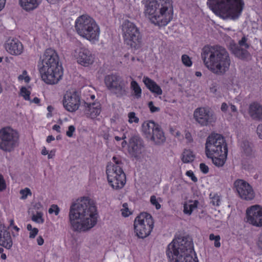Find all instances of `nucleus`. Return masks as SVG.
Masks as SVG:
<instances>
[{
  "label": "nucleus",
  "mask_w": 262,
  "mask_h": 262,
  "mask_svg": "<svg viewBox=\"0 0 262 262\" xmlns=\"http://www.w3.org/2000/svg\"><path fill=\"white\" fill-rule=\"evenodd\" d=\"M69 223L73 231L86 232L97 224L98 213L91 199L83 197L73 203L70 208Z\"/></svg>",
  "instance_id": "1"
},
{
  "label": "nucleus",
  "mask_w": 262,
  "mask_h": 262,
  "mask_svg": "<svg viewBox=\"0 0 262 262\" xmlns=\"http://www.w3.org/2000/svg\"><path fill=\"white\" fill-rule=\"evenodd\" d=\"M201 57L205 66L213 73L223 75L229 69L231 59L226 49L220 46H205Z\"/></svg>",
  "instance_id": "2"
},
{
  "label": "nucleus",
  "mask_w": 262,
  "mask_h": 262,
  "mask_svg": "<svg viewBox=\"0 0 262 262\" xmlns=\"http://www.w3.org/2000/svg\"><path fill=\"white\" fill-rule=\"evenodd\" d=\"M143 13L151 23L159 27L166 26L172 19L171 0H144Z\"/></svg>",
  "instance_id": "3"
},
{
  "label": "nucleus",
  "mask_w": 262,
  "mask_h": 262,
  "mask_svg": "<svg viewBox=\"0 0 262 262\" xmlns=\"http://www.w3.org/2000/svg\"><path fill=\"white\" fill-rule=\"evenodd\" d=\"M166 252L170 262H199L191 239H174L168 245Z\"/></svg>",
  "instance_id": "4"
},
{
  "label": "nucleus",
  "mask_w": 262,
  "mask_h": 262,
  "mask_svg": "<svg viewBox=\"0 0 262 262\" xmlns=\"http://www.w3.org/2000/svg\"><path fill=\"white\" fill-rule=\"evenodd\" d=\"M42 64L39 68V72L42 80L49 84L57 83L62 77V71L55 50L51 48L46 50Z\"/></svg>",
  "instance_id": "5"
},
{
  "label": "nucleus",
  "mask_w": 262,
  "mask_h": 262,
  "mask_svg": "<svg viewBox=\"0 0 262 262\" xmlns=\"http://www.w3.org/2000/svg\"><path fill=\"white\" fill-rule=\"evenodd\" d=\"M212 9L223 18L235 19L241 15L244 6L243 0H208Z\"/></svg>",
  "instance_id": "6"
},
{
  "label": "nucleus",
  "mask_w": 262,
  "mask_h": 262,
  "mask_svg": "<svg viewBox=\"0 0 262 262\" xmlns=\"http://www.w3.org/2000/svg\"><path fill=\"white\" fill-rule=\"evenodd\" d=\"M75 29L77 33L90 41L99 39L100 28L95 20L88 15L78 17L75 21Z\"/></svg>",
  "instance_id": "7"
},
{
  "label": "nucleus",
  "mask_w": 262,
  "mask_h": 262,
  "mask_svg": "<svg viewBox=\"0 0 262 262\" xmlns=\"http://www.w3.org/2000/svg\"><path fill=\"white\" fill-rule=\"evenodd\" d=\"M113 163L106 167V172L107 180L113 188H122L126 183V176L123 170L124 163L121 158L114 156L112 158Z\"/></svg>",
  "instance_id": "8"
},
{
  "label": "nucleus",
  "mask_w": 262,
  "mask_h": 262,
  "mask_svg": "<svg viewBox=\"0 0 262 262\" xmlns=\"http://www.w3.org/2000/svg\"><path fill=\"white\" fill-rule=\"evenodd\" d=\"M122 36L124 43L131 48L138 49L142 42L139 29L130 21L126 19L122 24Z\"/></svg>",
  "instance_id": "9"
},
{
  "label": "nucleus",
  "mask_w": 262,
  "mask_h": 262,
  "mask_svg": "<svg viewBox=\"0 0 262 262\" xmlns=\"http://www.w3.org/2000/svg\"><path fill=\"white\" fill-rule=\"evenodd\" d=\"M18 132L10 127H5L0 129V149L11 152L19 144Z\"/></svg>",
  "instance_id": "10"
},
{
  "label": "nucleus",
  "mask_w": 262,
  "mask_h": 262,
  "mask_svg": "<svg viewBox=\"0 0 262 262\" xmlns=\"http://www.w3.org/2000/svg\"><path fill=\"white\" fill-rule=\"evenodd\" d=\"M225 149H227V145L222 135L211 134L207 137L205 144V153L207 158L221 155Z\"/></svg>",
  "instance_id": "11"
},
{
  "label": "nucleus",
  "mask_w": 262,
  "mask_h": 262,
  "mask_svg": "<svg viewBox=\"0 0 262 262\" xmlns=\"http://www.w3.org/2000/svg\"><path fill=\"white\" fill-rule=\"evenodd\" d=\"M134 230L139 238H144L149 235L154 227L151 215L147 213H141L134 221Z\"/></svg>",
  "instance_id": "12"
},
{
  "label": "nucleus",
  "mask_w": 262,
  "mask_h": 262,
  "mask_svg": "<svg viewBox=\"0 0 262 262\" xmlns=\"http://www.w3.org/2000/svg\"><path fill=\"white\" fill-rule=\"evenodd\" d=\"M104 83L107 88L118 97L126 95L127 86L123 80L116 75H108L105 77Z\"/></svg>",
  "instance_id": "13"
},
{
  "label": "nucleus",
  "mask_w": 262,
  "mask_h": 262,
  "mask_svg": "<svg viewBox=\"0 0 262 262\" xmlns=\"http://www.w3.org/2000/svg\"><path fill=\"white\" fill-rule=\"evenodd\" d=\"M195 121L201 126H206L216 120L213 112L208 107H201L196 108L193 113Z\"/></svg>",
  "instance_id": "14"
},
{
  "label": "nucleus",
  "mask_w": 262,
  "mask_h": 262,
  "mask_svg": "<svg viewBox=\"0 0 262 262\" xmlns=\"http://www.w3.org/2000/svg\"><path fill=\"white\" fill-rule=\"evenodd\" d=\"M247 222L256 226H262V207L258 205L252 206L246 210Z\"/></svg>",
  "instance_id": "15"
},
{
  "label": "nucleus",
  "mask_w": 262,
  "mask_h": 262,
  "mask_svg": "<svg viewBox=\"0 0 262 262\" xmlns=\"http://www.w3.org/2000/svg\"><path fill=\"white\" fill-rule=\"evenodd\" d=\"M234 186L239 196L245 200H251L255 196L254 191L250 185L243 180L234 182Z\"/></svg>",
  "instance_id": "16"
},
{
  "label": "nucleus",
  "mask_w": 262,
  "mask_h": 262,
  "mask_svg": "<svg viewBox=\"0 0 262 262\" xmlns=\"http://www.w3.org/2000/svg\"><path fill=\"white\" fill-rule=\"evenodd\" d=\"M63 105L69 112H73L77 110L80 105V98L78 93L67 91L63 97Z\"/></svg>",
  "instance_id": "17"
},
{
  "label": "nucleus",
  "mask_w": 262,
  "mask_h": 262,
  "mask_svg": "<svg viewBox=\"0 0 262 262\" xmlns=\"http://www.w3.org/2000/svg\"><path fill=\"white\" fill-rule=\"evenodd\" d=\"M144 150V143L141 138L138 135L133 136L129 139L128 151L136 159H138Z\"/></svg>",
  "instance_id": "18"
},
{
  "label": "nucleus",
  "mask_w": 262,
  "mask_h": 262,
  "mask_svg": "<svg viewBox=\"0 0 262 262\" xmlns=\"http://www.w3.org/2000/svg\"><path fill=\"white\" fill-rule=\"evenodd\" d=\"M74 56L77 62L84 67L92 64L95 59L94 55L88 49L82 47L75 51Z\"/></svg>",
  "instance_id": "19"
},
{
  "label": "nucleus",
  "mask_w": 262,
  "mask_h": 262,
  "mask_svg": "<svg viewBox=\"0 0 262 262\" xmlns=\"http://www.w3.org/2000/svg\"><path fill=\"white\" fill-rule=\"evenodd\" d=\"M247 39L245 36L243 37L238 42L239 46L234 42H230V49L236 57L244 59L249 55L248 52L246 50L249 47V45L247 43Z\"/></svg>",
  "instance_id": "20"
},
{
  "label": "nucleus",
  "mask_w": 262,
  "mask_h": 262,
  "mask_svg": "<svg viewBox=\"0 0 262 262\" xmlns=\"http://www.w3.org/2000/svg\"><path fill=\"white\" fill-rule=\"evenodd\" d=\"M6 50L11 55H19L24 50L21 42L16 38H9L5 43Z\"/></svg>",
  "instance_id": "21"
},
{
  "label": "nucleus",
  "mask_w": 262,
  "mask_h": 262,
  "mask_svg": "<svg viewBox=\"0 0 262 262\" xmlns=\"http://www.w3.org/2000/svg\"><path fill=\"white\" fill-rule=\"evenodd\" d=\"M83 111L87 117L95 119L98 116L101 112V104L99 102L92 103L84 102L82 105Z\"/></svg>",
  "instance_id": "22"
},
{
  "label": "nucleus",
  "mask_w": 262,
  "mask_h": 262,
  "mask_svg": "<svg viewBox=\"0 0 262 262\" xmlns=\"http://www.w3.org/2000/svg\"><path fill=\"white\" fill-rule=\"evenodd\" d=\"M13 242L10 234L4 226L0 224V245L10 249L12 246Z\"/></svg>",
  "instance_id": "23"
},
{
  "label": "nucleus",
  "mask_w": 262,
  "mask_h": 262,
  "mask_svg": "<svg viewBox=\"0 0 262 262\" xmlns=\"http://www.w3.org/2000/svg\"><path fill=\"white\" fill-rule=\"evenodd\" d=\"M249 114L253 120L262 121V105L256 102L251 103L249 107Z\"/></svg>",
  "instance_id": "24"
},
{
  "label": "nucleus",
  "mask_w": 262,
  "mask_h": 262,
  "mask_svg": "<svg viewBox=\"0 0 262 262\" xmlns=\"http://www.w3.org/2000/svg\"><path fill=\"white\" fill-rule=\"evenodd\" d=\"M158 126V124L155 123L153 121L147 120L144 121L141 126V130L143 135L146 138L148 139Z\"/></svg>",
  "instance_id": "25"
},
{
  "label": "nucleus",
  "mask_w": 262,
  "mask_h": 262,
  "mask_svg": "<svg viewBox=\"0 0 262 262\" xmlns=\"http://www.w3.org/2000/svg\"><path fill=\"white\" fill-rule=\"evenodd\" d=\"M143 82L147 88L152 93L158 95L162 94V89L153 80L144 76L143 79Z\"/></svg>",
  "instance_id": "26"
},
{
  "label": "nucleus",
  "mask_w": 262,
  "mask_h": 262,
  "mask_svg": "<svg viewBox=\"0 0 262 262\" xmlns=\"http://www.w3.org/2000/svg\"><path fill=\"white\" fill-rule=\"evenodd\" d=\"M148 139L154 142L156 144L158 145L162 144L165 141L166 138L159 125L156 128L153 134L151 135V137Z\"/></svg>",
  "instance_id": "27"
},
{
  "label": "nucleus",
  "mask_w": 262,
  "mask_h": 262,
  "mask_svg": "<svg viewBox=\"0 0 262 262\" xmlns=\"http://www.w3.org/2000/svg\"><path fill=\"white\" fill-rule=\"evenodd\" d=\"M42 0H19V4L23 9L27 11L37 8Z\"/></svg>",
  "instance_id": "28"
},
{
  "label": "nucleus",
  "mask_w": 262,
  "mask_h": 262,
  "mask_svg": "<svg viewBox=\"0 0 262 262\" xmlns=\"http://www.w3.org/2000/svg\"><path fill=\"white\" fill-rule=\"evenodd\" d=\"M228 149H225V151L221 154V155L216 156H212L210 157L212 159L213 163L217 167L223 166L226 161Z\"/></svg>",
  "instance_id": "29"
},
{
  "label": "nucleus",
  "mask_w": 262,
  "mask_h": 262,
  "mask_svg": "<svg viewBox=\"0 0 262 262\" xmlns=\"http://www.w3.org/2000/svg\"><path fill=\"white\" fill-rule=\"evenodd\" d=\"M199 202L196 200L189 201L184 204L183 212L185 214L190 215L193 210L197 208Z\"/></svg>",
  "instance_id": "30"
},
{
  "label": "nucleus",
  "mask_w": 262,
  "mask_h": 262,
  "mask_svg": "<svg viewBox=\"0 0 262 262\" xmlns=\"http://www.w3.org/2000/svg\"><path fill=\"white\" fill-rule=\"evenodd\" d=\"M130 89L133 91V95L137 99H139L141 97L142 90L135 80H132L130 82Z\"/></svg>",
  "instance_id": "31"
},
{
  "label": "nucleus",
  "mask_w": 262,
  "mask_h": 262,
  "mask_svg": "<svg viewBox=\"0 0 262 262\" xmlns=\"http://www.w3.org/2000/svg\"><path fill=\"white\" fill-rule=\"evenodd\" d=\"M195 158V155L190 150H185L182 154V160L185 163L192 162Z\"/></svg>",
  "instance_id": "32"
},
{
  "label": "nucleus",
  "mask_w": 262,
  "mask_h": 262,
  "mask_svg": "<svg viewBox=\"0 0 262 262\" xmlns=\"http://www.w3.org/2000/svg\"><path fill=\"white\" fill-rule=\"evenodd\" d=\"M210 198L211 200V203L213 206H220L221 203V200L220 196L217 193H212L210 194Z\"/></svg>",
  "instance_id": "33"
},
{
  "label": "nucleus",
  "mask_w": 262,
  "mask_h": 262,
  "mask_svg": "<svg viewBox=\"0 0 262 262\" xmlns=\"http://www.w3.org/2000/svg\"><path fill=\"white\" fill-rule=\"evenodd\" d=\"M128 118V122L130 124L133 123H138L139 119L136 116V113L134 112H129L127 115Z\"/></svg>",
  "instance_id": "34"
},
{
  "label": "nucleus",
  "mask_w": 262,
  "mask_h": 262,
  "mask_svg": "<svg viewBox=\"0 0 262 262\" xmlns=\"http://www.w3.org/2000/svg\"><path fill=\"white\" fill-rule=\"evenodd\" d=\"M43 214L41 212H37L36 214L32 215V220L37 223H43L44 220L42 218Z\"/></svg>",
  "instance_id": "35"
},
{
  "label": "nucleus",
  "mask_w": 262,
  "mask_h": 262,
  "mask_svg": "<svg viewBox=\"0 0 262 262\" xmlns=\"http://www.w3.org/2000/svg\"><path fill=\"white\" fill-rule=\"evenodd\" d=\"M20 95L26 100H30V92L25 87H22L20 89Z\"/></svg>",
  "instance_id": "36"
},
{
  "label": "nucleus",
  "mask_w": 262,
  "mask_h": 262,
  "mask_svg": "<svg viewBox=\"0 0 262 262\" xmlns=\"http://www.w3.org/2000/svg\"><path fill=\"white\" fill-rule=\"evenodd\" d=\"M182 61L185 66L188 67H191L192 64L190 58L186 54L182 56Z\"/></svg>",
  "instance_id": "37"
},
{
  "label": "nucleus",
  "mask_w": 262,
  "mask_h": 262,
  "mask_svg": "<svg viewBox=\"0 0 262 262\" xmlns=\"http://www.w3.org/2000/svg\"><path fill=\"white\" fill-rule=\"evenodd\" d=\"M60 211L59 208L57 205H52L49 209V213L50 214L55 213L56 215L59 214Z\"/></svg>",
  "instance_id": "38"
},
{
  "label": "nucleus",
  "mask_w": 262,
  "mask_h": 262,
  "mask_svg": "<svg viewBox=\"0 0 262 262\" xmlns=\"http://www.w3.org/2000/svg\"><path fill=\"white\" fill-rule=\"evenodd\" d=\"M122 215L124 217L128 216L129 215L131 214V212L129 211V209L127 207V204L126 203H124L123 204V208L121 209Z\"/></svg>",
  "instance_id": "39"
},
{
  "label": "nucleus",
  "mask_w": 262,
  "mask_h": 262,
  "mask_svg": "<svg viewBox=\"0 0 262 262\" xmlns=\"http://www.w3.org/2000/svg\"><path fill=\"white\" fill-rule=\"evenodd\" d=\"M150 202L152 205L155 206L157 209H159L161 208V205L158 203L156 196L151 195L150 198Z\"/></svg>",
  "instance_id": "40"
},
{
  "label": "nucleus",
  "mask_w": 262,
  "mask_h": 262,
  "mask_svg": "<svg viewBox=\"0 0 262 262\" xmlns=\"http://www.w3.org/2000/svg\"><path fill=\"white\" fill-rule=\"evenodd\" d=\"M20 193L21 194V199L23 200L26 199L28 195H31V190L28 188L21 190Z\"/></svg>",
  "instance_id": "41"
},
{
  "label": "nucleus",
  "mask_w": 262,
  "mask_h": 262,
  "mask_svg": "<svg viewBox=\"0 0 262 262\" xmlns=\"http://www.w3.org/2000/svg\"><path fill=\"white\" fill-rule=\"evenodd\" d=\"M18 78L19 80H24L27 83L29 82L30 80V77L27 75V72L26 71H24L22 74L20 75Z\"/></svg>",
  "instance_id": "42"
},
{
  "label": "nucleus",
  "mask_w": 262,
  "mask_h": 262,
  "mask_svg": "<svg viewBox=\"0 0 262 262\" xmlns=\"http://www.w3.org/2000/svg\"><path fill=\"white\" fill-rule=\"evenodd\" d=\"M148 106L151 113L158 112L160 111V108L158 107L155 106L154 105V103L152 101L149 102L148 103Z\"/></svg>",
  "instance_id": "43"
},
{
  "label": "nucleus",
  "mask_w": 262,
  "mask_h": 262,
  "mask_svg": "<svg viewBox=\"0 0 262 262\" xmlns=\"http://www.w3.org/2000/svg\"><path fill=\"white\" fill-rule=\"evenodd\" d=\"M6 188V184L3 176L0 174V191H4Z\"/></svg>",
  "instance_id": "44"
},
{
  "label": "nucleus",
  "mask_w": 262,
  "mask_h": 262,
  "mask_svg": "<svg viewBox=\"0 0 262 262\" xmlns=\"http://www.w3.org/2000/svg\"><path fill=\"white\" fill-rule=\"evenodd\" d=\"M186 174L190 178V179H191V180L193 182H196L198 181V179L197 178L194 176L193 172L191 170H188L186 172Z\"/></svg>",
  "instance_id": "45"
},
{
  "label": "nucleus",
  "mask_w": 262,
  "mask_h": 262,
  "mask_svg": "<svg viewBox=\"0 0 262 262\" xmlns=\"http://www.w3.org/2000/svg\"><path fill=\"white\" fill-rule=\"evenodd\" d=\"M75 131V128L73 125H70L68 127V130L66 133V135L69 137L73 136V133Z\"/></svg>",
  "instance_id": "46"
},
{
  "label": "nucleus",
  "mask_w": 262,
  "mask_h": 262,
  "mask_svg": "<svg viewBox=\"0 0 262 262\" xmlns=\"http://www.w3.org/2000/svg\"><path fill=\"white\" fill-rule=\"evenodd\" d=\"M200 168L201 171L204 173H207L209 171V168L208 166L204 163H202L200 164Z\"/></svg>",
  "instance_id": "47"
},
{
  "label": "nucleus",
  "mask_w": 262,
  "mask_h": 262,
  "mask_svg": "<svg viewBox=\"0 0 262 262\" xmlns=\"http://www.w3.org/2000/svg\"><path fill=\"white\" fill-rule=\"evenodd\" d=\"M38 232V230L36 228H34L32 230L30 231L29 237L31 238H34Z\"/></svg>",
  "instance_id": "48"
},
{
  "label": "nucleus",
  "mask_w": 262,
  "mask_h": 262,
  "mask_svg": "<svg viewBox=\"0 0 262 262\" xmlns=\"http://www.w3.org/2000/svg\"><path fill=\"white\" fill-rule=\"evenodd\" d=\"M220 235H217V237H216V239L214 241V245L216 248H219L221 246L220 243Z\"/></svg>",
  "instance_id": "49"
},
{
  "label": "nucleus",
  "mask_w": 262,
  "mask_h": 262,
  "mask_svg": "<svg viewBox=\"0 0 262 262\" xmlns=\"http://www.w3.org/2000/svg\"><path fill=\"white\" fill-rule=\"evenodd\" d=\"M257 133L259 138L262 139V124L257 126Z\"/></svg>",
  "instance_id": "50"
},
{
  "label": "nucleus",
  "mask_w": 262,
  "mask_h": 262,
  "mask_svg": "<svg viewBox=\"0 0 262 262\" xmlns=\"http://www.w3.org/2000/svg\"><path fill=\"white\" fill-rule=\"evenodd\" d=\"M257 246L258 247L262 250V233L260 235L259 238H258V241L257 242Z\"/></svg>",
  "instance_id": "51"
},
{
  "label": "nucleus",
  "mask_w": 262,
  "mask_h": 262,
  "mask_svg": "<svg viewBox=\"0 0 262 262\" xmlns=\"http://www.w3.org/2000/svg\"><path fill=\"white\" fill-rule=\"evenodd\" d=\"M228 108V106L227 104V103L224 102L222 104L221 107L222 111H223L224 112H227Z\"/></svg>",
  "instance_id": "52"
},
{
  "label": "nucleus",
  "mask_w": 262,
  "mask_h": 262,
  "mask_svg": "<svg viewBox=\"0 0 262 262\" xmlns=\"http://www.w3.org/2000/svg\"><path fill=\"white\" fill-rule=\"evenodd\" d=\"M37 242L38 245L41 246L43 245L44 243V240L43 238L41 236H40L37 237Z\"/></svg>",
  "instance_id": "53"
},
{
  "label": "nucleus",
  "mask_w": 262,
  "mask_h": 262,
  "mask_svg": "<svg viewBox=\"0 0 262 262\" xmlns=\"http://www.w3.org/2000/svg\"><path fill=\"white\" fill-rule=\"evenodd\" d=\"M55 151L53 150H51L50 153H48V158L49 159H52L55 156Z\"/></svg>",
  "instance_id": "54"
},
{
  "label": "nucleus",
  "mask_w": 262,
  "mask_h": 262,
  "mask_svg": "<svg viewBox=\"0 0 262 262\" xmlns=\"http://www.w3.org/2000/svg\"><path fill=\"white\" fill-rule=\"evenodd\" d=\"M30 101L31 103H34L36 104H39L40 102V99L37 97H35L32 100H30Z\"/></svg>",
  "instance_id": "55"
},
{
  "label": "nucleus",
  "mask_w": 262,
  "mask_h": 262,
  "mask_svg": "<svg viewBox=\"0 0 262 262\" xmlns=\"http://www.w3.org/2000/svg\"><path fill=\"white\" fill-rule=\"evenodd\" d=\"M54 140H55L54 137L53 136L50 135V136H48L46 141L48 143H50L51 141H54Z\"/></svg>",
  "instance_id": "56"
},
{
  "label": "nucleus",
  "mask_w": 262,
  "mask_h": 262,
  "mask_svg": "<svg viewBox=\"0 0 262 262\" xmlns=\"http://www.w3.org/2000/svg\"><path fill=\"white\" fill-rule=\"evenodd\" d=\"M52 128L53 130H56L58 133L60 132V127L59 125H58L57 124H55L54 125H53Z\"/></svg>",
  "instance_id": "57"
},
{
  "label": "nucleus",
  "mask_w": 262,
  "mask_h": 262,
  "mask_svg": "<svg viewBox=\"0 0 262 262\" xmlns=\"http://www.w3.org/2000/svg\"><path fill=\"white\" fill-rule=\"evenodd\" d=\"M230 110L233 113L237 112V108L236 106L232 104L230 105Z\"/></svg>",
  "instance_id": "58"
},
{
  "label": "nucleus",
  "mask_w": 262,
  "mask_h": 262,
  "mask_svg": "<svg viewBox=\"0 0 262 262\" xmlns=\"http://www.w3.org/2000/svg\"><path fill=\"white\" fill-rule=\"evenodd\" d=\"M5 0H0V11L4 7Z\"/></svg>",
  "instance_id": "59"
},
{
  "label": "nucleus",
  "mask_w": 262,
  "mask_h": 262,
  "mask_svg": "<svg viewBox=\"0 0 262 262\" xmlns=\"http://www.w3.org/2000/svg\"><path fill=\"white\" fill-rule=\"evenodd\" d=\"M217 237V235H215L213 234H210L209 235V239L211 241H215Z\"/></svg>",
  "instance_id": "60"
},
{
  "label": "nucleus",
  "mask_w": 262,
  "mask_h": 262,
  "mask_svg": "<svg viewBox=\"0 0 262 262\" xmlns=\"http://www.w3.org/2000/svg\"><path fill=\"white\" fill-rule=\"evenodd\" d=\"M41 154L43 155H46L48 154V151L46 149L45 147H43L42 150H41Z\"/></svg>",
  "instance_id": "61"
},
{
  "label": "nucleus",
  "mask_w": 262,
  "mask_h": 262,
  "mask_svg": "<svg viewBox=\"0 0 262 262\" xmlns=\"http://www.w3.org/2000/svg\"><path fill=\"white\" fill-rule=\"evenodd\" d=\"M125 138H126V136L124 135L122 138L119 137L118 136H115V139L116 141H119L122 139H124Z\"/></svg>",
  "instance_id": "62"
},
{
  "label": "nucleus",
  "mask_w": 262,
  "mask_h": 262,
  "mask_svg": "<svg viewBox=\"0 0 262 262\" xmlns=\"http://www.w3.org/2000/svg\"><path fill=\"white\" fill-rule=\"evenodd\" d=\"M245 151L247 154L250 153V152L251 151V148L249 146H248V147L247 148L245 149Z\"/></svg>",
  "instance_id": "63"
},
{
  "label": "nucleus",
  "mask_w": 262,
  "mask_h": 262,
  "mask_svg": "<svg viewBox=\"0 0 262 262\" xmlns=\"http://www.w3.org/2000/svg\"><path fill=\"white\" fill-rule=\"evenodd\" d=\"M58 0H47V1L51 4H56L57 2H58Z\"/></svg>",
  "instance_id": "64"
}]
</instances>
